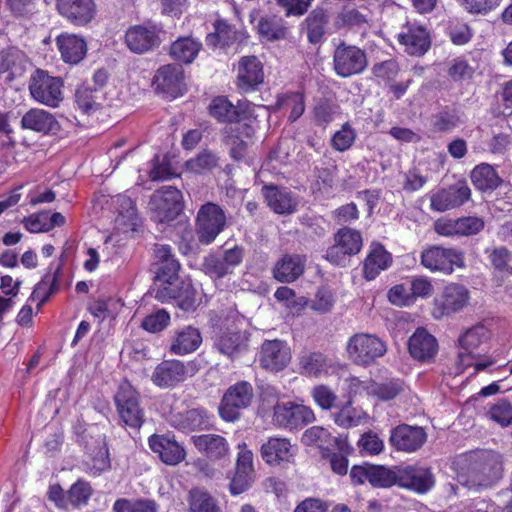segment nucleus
Instances as JSON below:
<instances>
[{
	"mask_svg": "<svg viewBox=\"0 0 512 512\" xmlns=\"http://www.w3.org/2000/svg\"><path fill=\"white\" fill-rule=\"evenodd\" d=\"M314 420L312 409L303 404L292 401L278 402L273 408L272 421L279 428L299 429Z\"/></svg>",
	"mask_w": 512,
	"mask_h": 512,
	"instance_id": "nucleus-10",
	"label": "nucleus"
},
{
	"mask_svg": "<svg viewBox=\"0 0 512 512\" xmlns=\"http://www.w3.org/2000/svg\"><path fill=\"white\" fill-rule=\"evenodd\" d=\"M398 41L410 55H424L431 45L427 28L415 22H407L398 34Z\"/></svg>",
	"mask_w": 512,
	"mask_h": 512,
	"instance_id": "nucleus-21",
	"label": "nucleus"
},
{
	"mask_svg": "<svg viewBox=\"0 0 512 512\" xmlns=\"http://www.w3.org/2000/svg\"><path fill=\"white\" fill-rule=\"evenodd\" d=\"M408 350L414 359L429 362L438 352V342L425 328L419 327L409 338Z\"/></svg>",
	"mask_w": 512,
	"mask_h": 512,
	"instance_id": "nucleus-29",
	"label": "nucleus"
},
{
	"mask_svg": "<svg viewBox=\"0 0 512 512\" xmlns=\"http://www.w3.org/2000/svg\"><path fill=\"white\" fill-rule=\"evenodd\" d=\"M154 263L156 280L161 282L163 286H171L178 280L180 263L172 254L169 245H154Z\"/></svg>",
	"mask_w": 512,
	"mask_h": 512,
	"instance_id": "nucleus-19",
	"label": "nucleus"
},
{
	"mask_svg": "<svg viewBox=\"0 0 512 512\" xmlns=\"http://www.w3.org/2000/svg\"><path fill=\"white\" fill-rule=\"evenodd\" d=\"M30 60L24 51L10 46L0 50V74L5 80L12 82L21 78L30 66Z\"/></svg>",
	"mask_w": 512,
	"mask_h": 512,
	"instance_id": "nucleus-25",
	"label": "nucleus"
},
{
	"mask_svg": "<svg viewBox=\"0 0 512 512\" xmlns=\"http://www.w3.org/2000/svg\"><path fill=\"white\" fill-rule=\"evenodd\" d=\"M369 483L374 487L381 488L398 485V466L387 468L380 465H371Z\"/></svg>",
	"mask_w": 512,
	"mask_h": 512,
	"instance_id": "nucleus-53",
	"label": "nucleus"
},
{
	"mask_svg": "<svg viewBox=\"0 0 512 512\" xmlns=\"http://www.w3.org/2000/svg\"><path fill=\"white\" fill-rule=\"evenodd\" d=\"M156 298L162 302L174 299L184 311H192L197 306L196 291L191 284L183 283L181 287L162 286L156 292Z\"/></svg>",
	"mask_w": 512,
	"mask_h": 512,
	"instance_id": "nucleus-33",
	"label": "nucleus"
},
{
	"mask_svg": "<svg viewBox=\"0 0 512 512\" xmlns=\"http://www.w3.org/2000/svg\"><path fill=\"white\" fill-rule=\"evenodd\" d=\"M250 334L233 324L220 328L214 337L213 347L230 360L238 358L248 350Z\"/></svg>",
	"mask_w": 512,
	"mask_h": 512,
	"instance_id": "nucleus-15",
	"label": "nucleus"
},
{
	"mask_svg": "<svg viewBox=\"0 0 512 512\" xmlns=\"http://www.w3.org/2000/svg\"><path fill=\"white\" fill-rule=\"evenodd\" d=\"M114 403L121 426L136 430L143 425L145 413L140 394L128 381L119 385L114 395Z\"/></svg>",
	"mask_w": 512,
	"mask_h": 512,
	"instance_id": "nucleus-2",
	"label": "nucleus"
},
{
	"mask_svg": "<svg viewBox=\"0 0 512 512\" xmlns=\"http://www.w3.org/2000/svg\"><path fill=\"white\" fill-rule=\"evenodd\" d=\"M196 372L197 367L194 362L184 363L176 359L163 360L155 367L151 380L160 388H172Z\"/></svg>",
	"mask_w": 512,
	"mask_h": 512,
	"instance_id": "nucleus-12",
	"label": "nucleus"
},
{
	"mask_svg": "<svg viewBox=\"0 0 512 512\" xmlns=\"http://www.w3.org/2000/svg\"><path fill=\"white\" fill-rule=\"evenodd\" d=\"M434 484V475L429 468L417 465L398 466L397 486L425 494Z\"/></svg>",
	"mask_w": 512,
	"mask_h": 512,
	"instance_id": "nucleus-18",
	"label": "nucleus"
},
{
	"mask_svg": "<svg viewBox=\"0 0 512 512\" xmlns=\"http://www.w3.org/2000/svg\"><path fill=\"white\" fill-rule=\"evenodd\" d=\"M339 113V106L327 100L319 101L313 108V116L317 125L331 123Z\"/></svg>",
	"mask_w": 512,
	"mask_h": 512,
	"instance_id": "nucleus-62",
	"label": "nucleus"
},
{
	"mask_svg": "<svg viewBox=\"0 0 512 512\" xmlns=\"http://www.w3.org/2000/svg\"><path fill=\"white\" fill-rule=\"evenodd\" d=\"M63 81L60 77L51 76L47 71L36 69L29 80V92L33 100L56 108L63 101Z\"/></svg>",
	"mask_w": 512,
	"mask_h": 512,
	"instance_id": "nucleus-4",
	"label": "nucleus"
},
{
	"mask_svg": "<svg viewBox=\"0 0 512 512\" xmlns=\"http://www.w3.org/2000/svg\"><path fill=\"white\" fill-rule=\"evenodd\" d=\"M149 446L168 465L180 463L186 455L184 448L175 439L166 435H152L149 438Z\"/></svg>",
	"mask_w": 512,
	"mask_h": 512,
	"instance_id": "nucleus-31",
	"label": "nucleus"
},
{
	"mask_svg": "<svg viewBox=\"0 0 512 512\" xmlns=\"http://www.w3.org/2000/svg\"><path fill=\"white\" fill-rule=\"evenodd\" d=\"M202 343L200 331L192 326H185L171 337L169 352L174 355L184 356L196 351Z\"/></svg>",
	"mask_w": 512,
	"mask_h": 512,
	"instance_id": "nucleus-34",
	"label": "nucleus"
},
{
	"mask_svg": "<svg viewBox=\"0 0 512 512\" xmlns=\"http://www.w3.org/2000/svg\"><path fill=\"white\" fill-rule=\"evenodd\" d=\"M21 127L38 133L48 134L58 129L59 124L50 112L32 108L21 119Z\"/></svg>",
	"mask_w": 512,
	"mask_h": 512,
	"instance_id": "nucleus-37",
	"label": "nucleus"
},
{
	"mask_svg": "<svg viewBox=\"0 0 512 512\" xmlns=\"http://www.w3.org/2000/svg\"><path fill=\"white\" fill-rule=\"evenodd\" d=\"M371 26V11L367 7L344 6L334 17L333 27L342 29H366Z\"/></svg>",
	"mask_w": 512,
	"mask_h": 512,
	"instance_id": "nucleus-30",
	"label": "nucleus"
},
{
	"mask_svg": "<svg viewBox=\"0 0 512 512\" xmlns=\"http://www.w3.org/2000/svg\"><path fill=\"white\" fill-rule=\"evenodd\" d=\"M153 83L157 91L171 98L181 96L185 90L182 67L175 64L161 66L154 76Z\"/></svg>",
	"mask_w": 512,
	"mask_h": 512,
	"instance_id": "nucleus-22",
	"label": "nucleus"
},
{
	"mask_svg": "<svg viewBox=\"0 0 512 512\" xmlns=\"http://www.w3.org/2000/svg\"><path fill=\"white\" fill-rule=\"evenodd\" d=\"M191 442L200 453L205 454L211 460L222 459L229 453V444L221 435H194L191 437Z\"/></svg>",
	"mask_w": 512,
	"mask_h": 512,
	"instance_id": "nucleus-36",
	"label": "nucleus"
},
{
	"mask_svg": "<svg viewBox=\"0 0 512 512\" xmlns=\"http://www.w3.org/2000/svg\"><path fill=\"white\" fill-rule=\"evenodd\" d=\"M246 109L247 107H244L240 102L238 105H234L225 96H217L213 98L208 106L210 116L215 118L218 122L223 123L238 122Z\"/></svg>",
	"mask_w": 512,
	"mask_h": 512,
	"instance_id": "nucleus-38",
	"label": "nucleus"
},
{
	"mask_svg": "<svg viewBox=\"0 0 512 512\" xmlns=\"http://www.w3.org/2000/svg\"><path fill=\"white\" fill-rule=\"evenodd\" d=\"M486 254L496 271L504 275H512V255L506 247L486 249Z\"/></svg>",
	"mask_w": 512,
	"mask_h": 512,
	"instance_id": "nucleus-56",
	"label": "nucleus"
},
{
	"mask_svg": "<svg viewBox=\"0 0 512 512\" xmlns=\"http://www.w3.org/2000/svg\"><path fill=\"white\" fill-rule=\"evenodd\" d=\"M170 424L178 430L192 432L208 429L211 426V420L207 410L204 408H193L172 414Z\"/></svg>",
	"mask_w": 512,
	"mask_h": 512,
	"instance_id": "nucleus-32",
	"label": "nucleus"
},
{
	"mask_svg": "<svg viewBox=\"0 0 512 512\" xmlns=\"http://www.w3.org/2000/svg\"><path fill=\"white\" fill-rule=\"evenodd\" d=\"M202 270L212 279H221L232 274L221 255L209 254L204 257Z\"/></svg>",
	"mask_w": 512,
	"mask_h": 512,
	"instance_id": "nucleus-58",
	"label": "nucleus"
},
{
	"mask_svg": "<svg viewBox=\"0 0 512 512\" xmlns=\"http://www.w3.org/2000/svg\"><path fill=\"white\" fill-rule=\"evenodd\" d=\"M458 477L461 484L469 489L492 488L503 477L502 456L487 450L470 453Z\"/></svg>",
	"mask_w": 512,
	"mask_h": 512,
	"instance_id": "nucleus-1",
	"label": "nucleus"
},
{
	"mask_svg": "<svg viewBox=\"0 0 512 512\" xmlns=\"http://www.w3.org/2000/svg\"><path fill=\"white\" fill-rule=\"evenodd\" d=\"M59 271L60 267L58 266L53 273H46L42 280L35 286L30 298L33 301H38V307H41L57 290Z\"/></svg>",
	"mask_w": 512,
	"mask_h": 512,
	"instance_id": "nucleus-51",
	"label": "nucleus"
},
{
	"mask_svg": "<svg viewBox=\"0 0 512 512\" xmlns=\"http://www.w3.org/2000/svg\"><path fill=\"white\" fill-rule=\"evenodd\" d=\"M426 441L427 433L421 426L400 424L390 431L389 444L398 452H416Z\"/></svg>",
	"mask_w": 512,
	"mask_h": 512,
	"instance_id": "nucleus-16",
	"label": "nucleus"
},
{
	"mask_svg": "<svg viewBox=\"0 0 512 512\" xmlns=\"http://www.w3.org/2000/svg\"><path fill=\"white\" fill-rule=\"evenodd\" d=\"M148 207L154 221H173L183 210L182 193L173 186H163L151 195Z\"/></svg>",
	"mask_w": 512,
	"mask_h": 512,
	"instance_id": "nucleus-5",
	"label": "nucleus"
},
{
	"mask_svg": "<svg viewBox=\"0 0 512 512\" xmlns=\"http://www.w3.org/2000/svg\"><path fill=\"white\" fill-rule=\"evenodd\" d=\"M202 44L191 37H180L171 44V57L181 63L190 64L198 55Z\"/></svg>",
	"mask_w": 512,
	"mask_h": 512,
	"instance_id": "nucleus-49",
	"label": "nucleus"
},
{
	"mask_svg": "<svg viewBox=\"0 0 512 512\" xmlns=\"http://www.w3.org/2000/svg\"><path fill=\"white\" fill-rule=\"evenodd\" d=\"M164 31L158 24L146 22L134 25L125 33V44L135 54H145L157 49L163 41Z\"/></svg>",
	"mask_w": 512,
	"mask_h": 512,
	"instance_id": "nucleus-7",
	"label": "nucleus"
},
{
	"mask_svg": "<svg viewBox=\"0 0 512 512\" xmlns=\"http://www.w3.org/2000/svg\"><path fill=\"white\" fill-rule=\"evenodd\" d=\"M277 106L280 108H289L288 119L291 122L298 120L305 111V98L301 92H288L278 97Z\"/></svg>",
	"mask_w": 512,
	"mask_h": 512,
	"instance_id": "nucleus-54",
	"label": "nucleus"
},
{
	"mask_svg": "<svg viewBox=\"0 0 512 512\" xmlns=\"http://www.w3.org/2000/svg\"><path fill=\"white\" fill-rule=\"evenodd\" d=\"M363 245L359 231L349 227L341 228L334 236V245L326 251V259L335 265H344L347 257L360 252Z\"/></svg>",
	"mask_w": 512,
	"mask_h": 512,
	"instance_id": "nucleus-14",
	"label": "nucleus"
},
{
	"mask_svg": "<svg viewBox=\"0 0 512 512\" xmlns=\"http://www.w3.org/2000/svg\"><path fill=\"white\" fill-rule=\"evenodd\" d=\"M170 322V315L164 309H159L156 312L147 315L141 324V327L151 333H158L164 330Z\"/></svg>",
	"mask_w": 512,
	"mask_h": 512,
	"instance_id": "nucleus-63",
	"label": "nucleus"
},
{
	"mask_svg": "<svg viewBox=\"0 0 512 512\" xmlns=\"http://www.w3.org/2000/svg\"><path fill=\"white\" fill-rule=\"evenodd\" d=\"M421 264L432 272L451 274L454 267L463 268L465 266V257L464 253L456 248L431 246L421 253Z\"/></svg>",
	"mask_w": 512,
	"mask_h": 512,
	"instance_id": "nucleus-8",
	"label": "nucleus"
},
{
	"mask_svg": "<svg viewBox=\"0 0 512 512\" xmlns=\"http://www.w3.org/2000/svg\"><path fill=\"white\" fill-rule=\"evenodd\" d=\"M352 450V447L347 441V437L339 436L335 438L332 450L323 452V457L329 459L332 471L342 476L348 471L347 456Z\"/></svg>",
	"mask_w": 512,
	"mask_h": 512,
	"instance_id": "nucleus-44",
	"label": "nucleus"
},
{
	"mask_svg": "<svg viewBox=\"0 0 512 512\" xmlns=\"http://www.w3.org/2000/svg\"><path fill=\"white\" fill-rule=\"evenodd\" d=\"M226 226L223 209L208 202L201 206L197 214V235L200 243L211 244Z\"/></svg>",
	"mask_w": 512,
	"mask_h": 512,
	"instance_id": "nucleus-9",
	"label": "nucleus"
},
{
	"mask_svg": "<svg viewBox=\"0 0 512 512\" xmlns=\"http://www.w3.org/2000/svg\"><path fill=\"white\" fill-rule=\"evenodd\" d=\"M471 189L466 180H459L448 188L441 189L430 197V207L444 212L463 205L470 199Z\"/></svg>",
	"mask_w": 512,
	"mask_h": 512,
	"instance_id": "nucleus-17",
	"label": "nucleus"
},
{
	"mask_svg": "<svg viewBox=\"0 0 512 512\" xmlns=\"http://www.w3.org/2000/svg\"><path fill=\"white\" fill-rule=\"evenodd\" d=\"M256 28L258 34L267 41L284 39L288 30L284 20L276 15H264L260 17Z\"/></svg>",
	"mask_w": 512,
	"mask_h": 512,
	"instance_id": "nucleus-48",
	"label": "nucleus"
},
{
	"mask_svg": "<svg viewBox=\"0 0 512 512\" xmlns=\"http://www.w3.org/2000/svg\"><path fill=\"white\" fill-rule=\"evenodd\" d=\"M489 338V330L481 324L475 325L465 332H463L458 338V344L465 353H459V359L461 363H464V359L473 353Z\"/></svg>",
	"mask_w": 512,
	"mask_h": 512,
	"instance_id": "nucleus-41",
	"label": "nucleus"
},
{
	"mask_svg": "<svg viewBox=\"0 0 512 512\" xmlns=\"http://www.w3.org/2000/svg\"><path fill=\"white\" fill-rule=\"evenodd\" d=\"M346 352L354 364L368 367L385 355L387 346L377 335L360 332L348 339Z\"/></svg>",
	"mask_w": 512,
	"mask_h": 512,
	"instance_id": "nucleus-3",
	"label": "nucleus"
},
{
	"mask_svg": "<svg viewBox=\"0 0 512 512\" xmlns=\"http://www.w3.org/2000/svg\"><path fill=\"white\" fill-rule=\"evenodd\" d=\"M56 43L62 59L70 64L79 63L87 51L85 40L74 34H61L57 37Z\"/></svg>",
	"mask_w": 512,
	"mask_h": 512,
	"instance_id": "nucleus-40",
	"label": "nucleus"
},
{
	"mask_svg": "<svg viewBox=\"0 0 512 512\" xmlns=\"http://www.w3.org/2000/svg\"><path fill=\"white\" fill-rule=\"evenodd\" d=\"M368 67L366 52L356 45L341 42L333 53V68L335 73L348 78L363 73Z\"/></svg>",
	"mask_w": 512,
	"mask_h": 512,
	"instance_id": "nucleus-6",
	"label": "nucleus"
},
{
	"mask_svg": "<svg viewBox=\"0 0 512 512\" xmlns=\"http://www.w3.org/2000/svg\"><path fill=\"white\" fill-rule=\"evenodd\" d=\"M93 489L89 482L79 479L68 490L69 505L79 508L85 506L91 495Z\"/></svg>",
	"mask_w": 512,
	"mask_h": 512,
	"instance_id": "nucleus-57",
	"label": "nucleus"
},
{
	"mask_svg": "<svg viewBox=\"0 0 512 512\" xmlns=\"http://www.w3.org/2000/svg\"><path fill=\"white\" fill-rule=\"evenodd\" d=\"M218 164V157L215 153L204 150L200 152L196 157L191 158L186 162V168L188 171L200 174L204 171L211 170Z\"/></svg>",
	"mask_w": 512,
	"mask_h": 512,
	"instance_id": "nucleus-59",
	"label": "nucleus"
},
{
	"mask_svg": "<svg viewBox=\"0 0 512 512\" xmlns=\"http://www.w3.org/2000/svg\"><path fill=\"white\" fill-rule=\"evenodd\" d=\"M187 502L190 512H222L219 501L203 488H192Z\"/></svg>",
	"mask_w": 512,
	"mask_h": 512,
	"instance_id": "nucleus-47",
	"label": "nucleus"
},
{
	"mask_svg": "<svg viewBox=\"0 0 512 512\" xmlns=\"http://www.w3.org/2000/svg\"><path fill=\"white\" fill-rule=\"evenodd\" d=\"M261 193L267 206L276 214L290 215L298 209V198L286 187L266 184L262 187Z\"/></svg>",
	"mask_w": 512,
	"mask_h": 512,
	"instance_id": "nucleus-20",
	"label": "nucleus"
},
{
	"mask_svg": "<svg viewBox=\"0 0 512 512\" xmlns=\"http://www.w3.org/2000/svg\"><path fill=\"white\" fill-rule=\"evenodd\" d=\"M405 383L399 378H389L383 381H371L365 387L368 395L380 401H390L405 391Z\"/></svg>",
	"mask_w": 512,
	"mask_h": 512,
	"instance_id": "nucleus-43",
	"label": "nucleus"
},
{
	"mask_svg": "<svg viewBox=\"0 0 512 512\" xmlns=\"http://www.w3.org/2000/svg\"><path fill=\"white\" fill-rule=\"evenodd\" d=\"M470 299L469 290L461 284L451 283L444 287L441 294L433 301L432 315L441 319L462 311Z\"/></svg>",
	"mask_w": 512,
	"mask_h": 512,
	"instance_id": "nucleus-11",
	"label": "nucleus"
},
{
	"mask_svg": "<svg viewBox=\"0 0 512 512\" xmlns=\"http://www.w3.org/2000/svg\"><path fill=\"white\" fill-rule=\"evenodd\" d=\"M57 10L61 16L76 26H84L96 14L94 0H57Z\"/></svg>",
	"mask_w": 512,
	"mask_h": 512,
	"instance_id": "nucleus-23",
	"label": "nucleus"
},
{
	"mask_svg": "<svg viewBox=\"0 0 512 512\" xmlns=\"http://www.w3.org/2000/svg\"><path fill=\"white\" fill-rule=\"evenodd\" d=\"M471 181L480 191H493L502 183L494 167L487 163H481L471 171Z\"/></svg>",
	"mask_w": 512,
	"mask_h": 512,
	"instance_id": "nucleus-46",
	"label": "nucleus"
},
{
	"mask_svg": "<svg viewBox=\"0 0 512 512\" xmlns=\"http://www.w3.org/2000/svg\"><path fill=\"white\" fill-rule=\"evenodd\" d=\"M291 359L290 348L284 341L266 340L260 350L259 362L266 370L279 371L287 366Z\"/></svg>",
	"mask_w": 512,
	"mask_h": 512,
	"instance_id": "nucleus-26",
	"label": "nucleus"
},
{
	"mask_svg": "<svg viewBox=\"0 0 512 512\" xmlns=\"http://www.w3.org/2000/svg\"><path fill=\"white\" fill-rule=\"evenodd\" d=\"M298 360L300 373L309 377L326 375L331 367L330 360L321 352H303Z\"/></svg>",
	"mask_w": 512,
	"mask_h": 512,
	"instance_id": "nucleus-42",
	"label": "nucleus"
},
{
	"mask_svg": "<svg viewBox=\"0 0 512 512\" xmlns=\"http://www.w3.org/2000/svg\"><path fill=\"white\" fill-rule=\"evenodd\" d=\"M75 101L85 114H89L98 106L96 97L94 96V90L86 85H81L76 89Z\"/></svg>",
	"mask_w": 512,
	"mask_h": 512,
	"instance_id": "nucleus-64",
	"label": "nucleus"
},
{
	"mask_svg": "<svg viewBox=\"0 0 512 512\" xmlns=\"http://www.w3.org/2000/svg\"><path fill=\"white\" fill-rule=\"evenodd\" d=\"M486 416L502 428L512 426V404L507 399H499L491 404Z\"/></svg>",
	"mask_w": 512,
	"mask_h": 512,
	"instance_id": "nucleus-55",
	"label": "nucleus"
},
{
	"mask_svg": "<svg viewBox=\"0 0 512 512\" xmlns=\"http://www.w3.org/2000/svg\"><path fill=\"white\" fill-rule=\"evenodd\" d=\"M264 81L262 62L256 56H243L238 62L237 86L245 92L255 90Z\"/></svg>",
	"mask_w": 512,
	"mask_h": 512,
	"instance_id": "nucleus-28",
	"label": "nucleus"
},
{
	"mask_svg": "<svg viewBox=\"0 0 512 512\" xmlns=\"http://www.w3.org/2000/svg\"><path fill=\"white\" fill-rule=\"evenodd\" d=\"M392 262V257L380 243H372L369 253L363 264L365 279H375L381 271L386 270Z\"/></svg>",
	"mask_w": 512,
	"mask_h": 512,
	"instance_id": "nucleus-39",
	"label": "nucleus"
},
{
	"mask_svg": "<svg viewBox=\"0 0 512 512\" xmlns=\"http://www.w3.org/2000/svg\"><path fill=\"white\" fill-rule=\"evenodd\" d=\"M87 471L92 475H100L110 468V459L108 449L99 447L88 461L85 462Z\"/></svg>",
	"mask_w": 512,
	"mask_h": 512,
	"instance_id": "nucleus-61",
	"label": "nucleus"
},
{
	"mask_svg": "<svg viewBox=\"0 0 512 512\" xmlns=\"http://www.w3.org/2000/svg\"><path fill=\"white\" fill-rule=\"evenodd\" d=\"M254 133L251 125L239 122L223 129V142L229 148L233 159L240 160L244 157Z\"/></svg>",
	"mask_w": 512,
	"mask_h": 512,
	"instance_id": "nucleus-24",
	"label": "nucleus"
},
{
	"mask_svg": "<svg viewBox=\"0 0 512 512\" xmlns=\"http://www.w3.org/2000/svg\"><path fill=\"white\" fill-rule=\"evenodd\" d=\"M158 510L157 502L149 498H120L113 504L114 512H158Z\"/></svg>",
	"mask_w": 512,
	"mask_h": 512,
	"instance_id": "nucleus-52",
	"label": "nucleus"
},
{
	"mask_svg": "<svg viewBox=\"0 0 512 512\" xmlns=\"http://www.w3.org/2000/svg\"><path fill=\"white\" fill-rule=\"evenodd\" d=\"M356 139V131L349 123H344L341 129L336 131L331 139L333 149L339 152L348 150Z\"/></svg>",
	"mask_w": 512,
	"mask_h": 512,
	"instance_id": "nucleus-60",
	"label": "nucleus"
},
{
	"mask_svg": "<svg viewBox=\"0 0 512 512\" xmlns=\"http://www.w3.org/2000/svg\"><path fill=\"white\" fill-rule=\"evenodd\" d=\"M330 432L320 426H313L307 429L302 435V443L307 446L315 445L323 452H329L334 446V440Z\"/></svg>",
	"mask_w": 512,
	"mask_h": 512,
	"instance_id": "nucleus-50",
	"label": "nucleus"
},
{
	"mask_svg": "<svg viewBox=\"0 0 512 512\" xmlns=\"http://www.w3.org/2000/svg\"><path fill=\"white\" fill-rule=\"evenodd\" d=\"M305 22L307 25L308 41L312 44L321 43L329 22L328 11L323 7H316L309 13Z\"/></svg>",
	"mask_w": 512,
	"mask_h": 512,
	"instance_id": "nucleus-45",
	"label": "nucleus"
},
{
	"mask_svg": "<svg viewBox=\"0 0 512 512\" xmlns=\"http://www.w3.org/2000/svg\"><path fill=\"white\" fill-rule=\"evenodd\" d=\"M305 263V256L286 254L275 264L273 276L279 282L291 283L304 273Z\"/></svg>",
	"mask_w": 512,
	"mask_h": 512,
	"instance_id": "nucleus-35",
	"label": "nucleus"
},
{
	"mask_svg": "<svg viewBox=\"0 0 512 512\" xmlns=\"http://www.w3.org/2000/svg\"><path fill=\"white\" fill-rule=\"evenodd\" d=\"M297 448L287 438L270 437L261 445L260 455L263 461L270 466H278L293 460Z\"/></svg>",
	"mask_w": 512,
	"mask_h": 512,
	"instance_id": "nucleus-27",
	"label": "nucleus"
},
{
	"mask_svg": "<svg viewBox=\"0 0 512 512\" xmlns=\"http://www.w3.org/2000/svg\"><path fill=\"white\" fill-rule=\"evenodd\" d=\"M253 398V387L247 381H240L230 386L219 406V414L225 421H235L240 416V411L247 408Z\"/></svg>",
	"mask_w": 512,
	"mask_h": 512,
	"instance_id": "nucleus-13",
	"label": "nucleus"
}]
</instances>
